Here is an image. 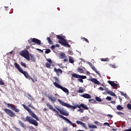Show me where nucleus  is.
Wrapping results in <instances>:
<instances>
[{
  "mask_svg": "<svg viewBox=\"0 0 131 131\" xmlns=\"http://www.w3.org/2000/svg\"><path fill=\"white\" fill-rule=\"evenodd\" d=\"M46 105L47 107H49L50 110H52V111H54V112H55V113H56V114H57L59 116V117H60V118H62L64 120H66V121H67L68 123L70 124V125H72L73 127H74V124L72 123L71 121H70L69 119H68L66 117H64L63 116H62L61 115H60L59 114V112L56 110V109L54 108V107H53V106H52V105L49 104V103H47Z\"/></svg>",
  "mask_w": 131,
  "mask_h": 131,
  "instance_id": "nucleus-1",
  "label": "nucleus"
},
{
  "mask_svg": "<svg viewBox=\"0 0 131 131\" xmlns=\"http://www.w3.org/2000/svg\"><path fill=\"white\" fill-rule=\"evenodd\" d=\"M21 119L22 121H25V122L28 121V122L31 124H33V125H35V126H38V123L36 121V120L31 118V117L30 116H27L26 118L24 117H21Z\"/></svg>",
  "mask_w": 131,
  "mask_h": 131,
  "instance_id": "nucleus-2",
  "label": "nucleus"
},
{
  "mask_svg": "<svg viewBox=\"0 0 131 131\" xmlns=\"http://www.w3.org/2000/svg\"><path fill=\"white\" fill-rule=\"evenodd\" d=\"M14 66L15 68H17V70H18V71L20 72V73H22V74H24L26 78H28V79H29V78H31V76L28 75V73H27V72L26 71H23L22 68L20 67V66L19 65V64H18L17 62L14 63Z\"/></svg>",
  "mask_w": 131,
  "mask_h": 131,
  "instance_id": "nucleus-3",
  "label": "nucleus"
},
{
  "mask_svg": "<svg viewBox=\"0 0 131 131\" xmlns=\"http://www.w3.org/2000/svg\"><path fill=\"white\" fill-rule=\"evenodd\" d=\"M58 102L60 104V105H62V106H64V107H67V108H71L73 109V111H74L76 108H77V105L76 104L75 106L71 105L68 103H67L66 102H64L63 101H62L60 99H58Z\"/></svg>",
  "mask_w": 131,
  "mask_h": 131,
  "instance_id": "nucleus-4",
  "label": "nucleus"
},
{
  "mask_svg": "<svg viewBox=\"0 0 131 131\" xmlns=\"http://www.w3.org/2000/svg\"><path fill=\"white\" fill-rule=\"evenodd\" d=\"M72 77H75V78H78L77 81H79V82H81V83H83V79H86V76L80 75L76 73L72 74Z\"/></svg>",
  "mask_w": 131,
  "mask_h": 131,
  "instance_id": "nucleus-5",
  "label": "nucleus"
},
{
  "mask_svg": "<svg viewBox=\"0 0 131 131\" xmlns=\"http://www.w3.org/2000/svg\"><path fill=\"white\" fill-rule=\"evenodd\" d=\"M56 37L60 40L58 41V42L61 43V46H63L64 47L66 46V45H67L68 42L66 39H65V38H64V37H63V36L57 35H56Z\"/></svg>",
  "mask_w": 131,
  "mask_h": 131,
  "instance_id": "nucleus-6",
  "label": "nucleus"
},
{
  "mask_svg": "<svg viewBox=\"0 0 131 131\" xmlns=\"http://www.w3.org/2000/svg\"><path fill=\"white\" fill-rule=\"evenodd\" d=\"M28 42L31 45H38V46H40V45H41V41L35 38H33L32 39L28 40Z\"/></svg>",
  "mask_w": 131,
  "mask_h": 131,
  "instance_id": "nucleus-7",
  "label": "nucleus"
},
{
  "mask_svg": "<svg viewBox=\"0 0 131 131\" xmlns=\"http://www.w3.org/2000/svg\"><path fill=\"white\" fill-rule=\"evenodd\" d=\"M53 84L54 86H55V88H57V89H60V90H62V91L66 93L67 95L69 94V90H68L67 88L62 86L61 85L59 84V83L56 82H53Z\"/></svg>",
  "mask_w": 131,
  "mask_h": 131,
  "instance_id": "nucleus-8",
  "label": "nucleus"
},
{
  "mask_svg": "<svg viewBox=\"0 0 131 131\" xmlns=\"http://www.w3.org/2000/svg\"><path fill=\"white\" fill-rule=\"evenodd\" d=\"M20 56L25 58L28 61H30V57L29 56V52L27 50H23L20 52Z\"/></svg>",
  "mask_w": 131,
  "mask_h": 131,
  "instance_id": "nucleus-9",
  "label": "nucleus"
},
{
  "mask_svg": "<svg viewBox=\"0 0 131 131\" xmlns=\"http://www.w3.org/2000/svg\"><path fill=\"white\" fill-rule=\"evenodd\" d=\"M5 105H7L8 108H10L11 110H13L15 112H20V110L19 108H16V107H15V105L11 103H8L7 102H5Z\"/></svg>",
  "mask_w": 131,
  "mask_h": 131,
  "instance_id": "nucleus-10",
  "label": "nucleus"
},
{
  "mask_svg": "<svg viewBox=\"0 0 131 131\" xmlns=\"http://www.w3.org/2000/svg\"><path fill=\"white\" fill-rule=\"evenodd\" d=\"M5 112L9 115L10 117H16V114L14 113V112L11 110H9L8 108L4 109Z\"/></svg>",
  "mask_w": 131,
  "mask_h": 131,
  "instance_id": "nucleus-11",
  "label": "nucleus"
},
{
  "mask_svg": "<svg viewBox=\"0 0 131 131\" xmlns=\"http://www.w3.org/2000/svg\"><path fill=\"white\" fill-rule=\"evenodd\" d=\"M57 110L59 111L60 114L62 115H64V116H68L69 115V113L68 112H66L64 110H62L59 108H57Z\"/></svg>",
  "mask_w": 131,
  "mask_h": 131,
  "instance_id": "nucleus-12",
  "label": "nucleus"
},
{
  "mask_svg": "<svg viewBox=\"0 0 131 131\" xmlns=\"http://www.w3.org/2000/svg\"><path fill=\"white\" fill-rule=\"evenodd\" d=\"M60 59H64L63 61L64 62H67L68 61V58H67V56H66V54L65 53L62 52L60 55H59Z\"/></svg>",
  "mask_w": 131,
  "mask_h": 131,
  "instance_id": "nucleus-13",
  "label": "nucleus"
},
{
  "mask_svg": "<svg viewBox=\"0 0 131 131\" xmlns=\"http://www.w3.org/2000/svg\"><path fill=\"white\" fill-rule=\"evenodd\" d=\"M77 107L79 109H80V108H83V109H84L85 110H89V107H88V105L84 104V103H81L80 105L78 104Z\"/></svg>",
  "mask_w": 131,
  "mask_h": 131,
  "instance_id": "nucleus-14",
  "label": "nucleus"
},
{
  "mask_svg": "<svg viewBox=\"0 0 131 131\" xmlns=\"http://www.w3.org/2000/svg\"><path fill=\"white\" fill-rule=\"evenodd\" d=\"M89 80H90V81H92V82H93L94 83H95V84H97L98 85H100L101 84L100 81H99L96 78L89 79Z\"/></svg>",
  "mask_w": 131,
  "mask_h": 131,
  "instance_id": "nucleus-15",
  "label": "nucleus"
},
{
  "mask_svg": "<svg viewBox=\"0 0 131 131\" xmlns=\"http://www.w3.org/2000/svg\"><path fill=\"white\" fill-rule=\"evenodd\" d=\"M29 113H30V114L31 115V116H32V117H33V118L36 119V120H37V121H39V119H38V117H37L36 115H35V114H34V113H33V112L31 111V112H29Z\"/></svg>",
  "mask_w": 131,
  "mask_h": 131,
  "instance_id": "nucleus-16",
  "label": "nucleus"
},
{
  "mask_svg": "<svg viewBox=\"0 0 131 131\" xmlns=\"http://www.w3.org/2000/svg\"><path fill=\"white\" fill-rule=\"evenodd\" d=\"M54 72H56L57 73L58 76H59V73H60V74H62V70H61V69H57V68H55L54 69Z\"/></svg>",
  "mask_w": 131,
  "mask_h": 131,
  "instance_id": "nucleus-17",
  "label": "nucleus"
},
{
  "mask_svg": "<svg viewBox=\"0 0 131 131\" xmlns=\"http://www.w3.org/2000/svg\"><path fill=\"white\" fill-rule=\"evenodd\" d=\"M49 100H51V102H56L57 101V97H53L52 95L51 96H48L47 97Z\"/></svg>",
  "mask_w": 131,
  "mask_h": 131,
  "instance_id": "nucleus-18",
  "label": "nucleus"
},
{
  "mask_svg": "<svg viewBox=\"0 0 131 131\" xmlns=\"http://www.w3.org/2000/svg\"><path fill=\"white\" fill-rule=\"evenodd\" d=\"M108 83H109V84H111L112 86H118V84H116L114 81L108 80Z\"/></svg>",
  "mask_w": 131,
  "mask_h": 131,
  "instance_id": "nucleus-19",
  "label": "nucleus"
},
{
  "mask_svg": "<svg viewBox=\"0 0 131 131\" xmlns=\"http://www.w3.org/2000/svg\"><path fill=\"white\" fill-rule=\"evenodd\" d=\"M81 97H83V98H85V99H91L92 96L89 94H84L82 95H80Z\"/></svg>",
  "mask_w": 131,
  "mask_h": 131,
  "instance_id": "nucleus-20",
  "label": "nucleus"
},
{
  "mask_svg": "<svg viewBox=\"0 0 131 131\" xmlns=\"http://www.w3.org/2000/svg\"><path fill=\"white\" fill-rule=\"evenodd\" d=\"M76 123L77 124H80V125H82V126H83V127H86V125H85V123L80 121H76Z\"/></svg>",
  "mask_w": 131,
  "mask_h": 131,
  "instance_id": "nucleus-21",
  "label": "nucleus"
},
{
  "mask_svg": "<svg viewBox=\"0 0 131 131\" xmlns=\"http://www.w3.org/2000/svg\"><path fill=\"white\" fill-rule=\"evenodd\" d=\"M18 123H19V125L20 126H21V127H23L24 128L26 127V124H24V123H23L20 120L18 121Z\"/></svg>",
  "mask_w": 131,
  "mask_h": 131,
  "instance_id": "nucleus-22",
  "label": "nucleus"
},
{
  "mask_svg": "<svg viewBox=\"0 0 131 131\" xmlns=\"http://www.w3.org/2000/svg\"><path fill=\"white\" fill-rule=\"evenodd\" d=\"M22 106L24 107V109H26L29 113L31 112V110L28 107V106H26L25 104H22Z\"/></svg>",
  "mask_w": 131,
  "mask_h": 131,
  "instance_id": "nucleus-23",
  "label": "nucleus"
},
{
  "mask_svg": "<svg viewBox=\"0 0 131 131\" xmlns=\"http://www.w3.org/2000/svg\"><path fill=\"white\" fill-rule=\"evenodd\" d=\"M91 68L94 70V71H95V72H96V73H97V74H98L99 76H101V74H100L98 70H97V69L96 67H95V66H93Z\"/></svg>",
  "mask_w": 131,
  "mask_h": 131,
  "instance_id": "nucleus-24",
  "label": "nucleus"
},
{
  "mask_svg": "<svg viewBox=\"0 0 131 131\" xmlns=\"http://www.w3.org/2000/svg\"><path fill=\"white\" fill-rule=\"evenodd\" d=\"M88 126H89V128H91V129L98 128V127H97V126H96L93 124H89Z\"/></svg>",
  "mask_w": 131,
  "mask_h": 131,
  "instance_id": "nucleus-25",
  "label": "nucleus"
},
{
  "mask_svg": "<svg viewBox=\"0 0 131 131\" xmlns=\"http://www.w3.org/2000/svg\"><path fill=\"white\" fill-rule=\"evenodd\" d=\"M107 94H109L111 96H112L113 97H116V95H115V93H114L113 91H108L106 92Z\"/></svg>",
  "mask_w": 131,
  "mask_h": 131,
  "instance_id": "nucleus-26",
  "label": "nucleus"
},
{
  "mask_svg": "<svg viewBox=\"0 0 131 131\" xmlns=\"http://www.w3.org/2000/svg\"><path fill=\"white\" fill-rule=\"evenodd\" d=\"M69 62L72 64H73V63H74V59L72 56H69Z\"/></svg>",
  "mask_w": 131,
  "mask_h": 131,
  "instance_id": "nucleus-27",
  "label": "nucleus"
},
{
  "mask_svg": "<svg viewBox=\"0 0 131 131\" xmlns=\"http://www.w3.org/2000/svg\"><path fill=\"white\" fill-rule=\"evenodd\" d=\"M54 79H55L54 82H56V83H59L60 82V80L59 79V78L57 77H54Z\"/></svg>",
  "mask_w": 131,
  "mask_h": 131,
  "instance_id": "nucleus-28",
  "label": "nucleus"
},
{
  "mask_svg": "<svg viewBox=\"0 0 131 131\" xmlns=\"http://www.w3.org/2000/svg\"><path fill=\"white\" fill-rule=\"evenodd\" d=\"M47 40H48L49 43H50V45H53L54 43L53 42V41H52V40H51V38L50 37H48L47 38Z\"/></svg>",
  "mask_w": 131,
  "mask_h": 131,
  "instance_id": "nucleus-29",
  "label": "nucleus"
},
{
  "mask_svg": "<svg viewBox=\"0 0 131 131\" xmlns=\"http://www.w3.org/2000/svg\"><path fill=\"white\" fill-rule=\"evenodd\" d=\"M30 56L31 57V61H35V58L34 57V55H33L32 54H30Z\"/></svg>",
  "mask_w": 131,
  "mask_h": 131,
  "instance_id": "nucleus-30",
  "label": "nucleus"
},
{
  "mask_svg": "<svg viewBox=\"0 0 131 131\" xmlns=\"http://www.w3.org/2000/svg\"><path fill=\"white\" fill-rule=\"evenodd\" d=\"M77 71H78V72H79L80 73H83V70L80 68H77Z\"/></svg>",
  "mask_w": 131,
  "mask_h": 131,
  "instance_id": "nucleus-31",
  "label": "nucleus"
},
{
  "mask_svg": "<svg viewBox=\"0 0 131 131\" xmlns=\"http://www.w3.org/2000/svg\"><path fill=\"white\" fill-rule=\"evenodd\" d=\"M120 94L121 95V96H124V97L126 99V98H127V95L126 94V93H124V92H121Z\"/></svg>",
  "mask_w": 131,
  "mask_h": 131,
  "instance_id": "nucleus-32",
  "label": "nucleus"
},
{
  "mask_svg": "<svg viewBox=\"0 0 131 131\" xmlns=\"http://www.w3.org/2000/svg\"><path fill=\"white\" fill-rule=\"evenodd\" d=\"M117 110H122L123 109V107L121 106L120 105H118L117 106Z\"/></svg>",
  "mask_w": 131,
  "mask_h": 131,
  "instance_id": "nucleus-33",
  "label": "nucleus"
},
{
  "mask_svg": "<svg viewBox=\"0 0 131 131\" xmlns=\"http://www.w3.org/2000/svg\"><path fill=\"white\" fill-rule=\"evenodd\" d=\"M109 66H110V67H112V68H117L118 67L117 66H116V64H112L110 63Z\"/></svg>",
  "mask_w": 131,
  "mask_h": 131,
  "instance_id": "nucleus-34",
  "label": "nucleus"
},
{
  "mask_svg": "<svg viewBox=\"0 0 131 131\" xmlns=\"http://www.w3.org/2000/svg\"><path fill=\"white\" fill-rule=\"evenodd\" d=\"M81 39H82V40H83L84 41L88 42V43H90V41H89L87 38H85L84 37H81Z\"/></svg>",
  "mask_w": 131,
  "mask_h": 131,
  "instance_id": "nucleus-35",
  "label": "nucleus"
},
{
  "mask_svg": "<svg viewBox=\"0 0 131 131\" xmlns=\"http://www.w3.org/2000/svg\"><path fill=\"white\" fill-rule=\"evenodd\" d=\"M27 98L29 99V100H30L31 101H32L33 100V97L30 94H28Z\"/></svg>",
  "mask_w": 131,
  "mask_h": 131,
  "instance_id": "nucleus-36",
  "label": "nucleus"
},
{
  "mask_svg": "<svg viewBox=\"0 0 131 131\" xmlns=\"http://www.w3.org/2000/svg\"><path fill=\"white\" fill-rule=\"evenodd\" d=\"M101 61H104V62H107L109 61V58H101Z\"/></svg>",
  "mask_w": 131,
  "mask_h": 131,
  "instance_id": "nucleus-37",
  "label": "nucleus"
},
{
  "mask_svg": "<svg viewBox=\"0 0 131 131\" xmlns=\"http://www.w3.org/2000/svg\"><path fill=\"white\" fill-rule=\"evenodd\" d=\"M95 100H96L97 102H102V99L100 98L99 97H96Z\"/></svg>",
  "mask_w": 131,
  "mask_h": 131,
  "instance_id": "nucleus-38",
  "label": "nucleus"
},
{
  "mask_svg": "<svg viewBox=\"0 0 131 131\" xmlns=\"http://www.w3.org/2000/svg\"><path fill=\"white\" fill-rule=\"evenodd\" d=\"M45 65L47 68H51V64L49 63L48 62H46Z\"/></svg>",
  "mask_w": 131,
  "mask_h": 131,
  "instance_id": "nucleus-39",
  "label": "nucleus"
},
{
  "mask_svg": "<svg viewBox=\"0 0 131 131\" xmlns=\"http://www.w3.org/2000/svg\"><path fill=\"white\" fill-rule=\"evenodd\" d=\"M21 66H23V67H24L25 68H27V66H26V63H24L23 62H21L20 63Z\"/></svg>",
  "mask_w": 131,
  "mask_h": 131,
  "instance_id": "nucleus-40",
  "label": "nucleus"
},
{
  "mask_svg": "<svg viewBox=\"0 0 131 131\" xmlns=\"http://www.w3.org/2000/svg\"><path fill=\"white\" fill-rule=\"evenodd\" d=\"M77 93L79 94H82V93H83V89H79L77 91Z\"/></svg>",
  "mask_w": 131,
  "mask_h": 131,
  "instance_id": "nucleus-41",
  "label": "nucleus"
},
{
  "mask_svg": "<svg viewBox=\"0 0 131 131\" xmlns=\"http://www.w3.org/2000/svg\"><path fill=\"white\" fill-rule=\"evenodd\" d=\"M46 60L48 62H49V63H50V64H52V63H53V61H52V59L50 58L49 59L47 58Z\"/></svg>",
  "mask_w": 131,
  "mask_h": 131,
  "instance_id": "nucleus-42",
  "label": "nucleus"
},
{
  "mask_svg": "<svg viewBox=\"0 0 131 131\" xmlns=\"http://www.w3.org/2000/svg\"><path fill=\"white\" fill-rule=\"evenodd\" d=\"M51 53V50L50 49H47L45 51V54H50Z\"/></svg>",
  "mask_w": 131,
  "mask_h": 131,
  "instance_id": "nucleus-43",
  "label": "nucleus"
},
{
  "mask_svg": "<svg viewBox=\"0 0 131 131\" xmlns=\"http://www.w3.org/2000/svg\"><path fill=\"white\" fill-rule=\"evenodd\" d=\"M0 84L1 85H4L5 84V82L3 81V80L2 79H0Z\"/></svg>",
  "mask_w": 131,
  "mask_h": 131,
  "instance_id": "nucleus-44",
  "label": "nucleus"
},
{
  "mask_svg": "<svg viewBox=\"0 0 131 131\" xmlns=\"http://www.w3.org/2000/svg\"><path fill=\"white\" fill-rule=\"evenodd\" d=\"M127 108L129 109V110H131V104L130 103L127 104Z\"/></svg>",
  "mask_w": 131,
  "mask_h": 131,
  "instance_id": "nucleus-45",
  "label": "nucleus"
},
{
  "mask_svg": "<svg viewBox=\"0 0 131 131\" xmlns=\"http://www.w3.org/2000/svg\"><path fill=\"white\" fill-rule=\"evenodd\" d=\"M116 113L117 114H118V115H123V114H124L123 113L121 112H118Z\"/></svg>",
  "mask_w": 131,
  "mask_h": 131,
  "instance_id": "nucleus-46",
  "label": "nucleus"
},
{
  "mask_svg": "<svg viewBox=\"0 0 131 131\" xmlns=\"http://www.w3.org/2000/svg\"><path fill=\"white\" fill-rule=\"evenodd\" d=\"M68 54H69V55H73V51L71 50H69Z\"/></svg>",
  "mask_w": 131,
  "mask_h": 131,
  "instance_id": "nucleus-47",
  "label": "nucleus"
},
{
  "mask_svg": "<svg viewBox=\"0 0 131 131\" xmlns=\"http://www.w3.org/2000/svg\"><path fill=\"white\" fill-rule=\"evenodd\" d=\"M106 100H107L108 101H111L112 98H111V97H110V96H107V97L106 98Z\"/></svg>",
  "mask_w": 131,
  "mask_h": 131,
  "instance_id": "nucleus-48",
  "label": "nucleus"
},
{
  "mask_svg": "<svg viewBox=\"0 0 131 131\" xmlns=\"http://www.w3.org/2000/svg\"><path fill=\"white\" fill-rule=\"evenodd\" d=\"M78 112H81V113H83L84 110L83 109L80 108L79 110H78Z\"/></svg>",
  "mask_w": 131,
  "mask_h": 131,
  "instance_id": "nucleus-49",
  "label": "nucleus"
},
{
  "mask_svg": "<svg viewBox=\"0 0 131 131\" xmlns=\"http://www.w3.org/2000/svg\"><path fill=\"white\" fill-rule=\"evenodd\" d=\"M103 125H107V126H110V124L108 122L104 123Z\"/></svg>",
  "mask_w": 131,
  "mask_h": 131,
  "instance_id": "nucleus-50",
  "label": "nucleus"
},
{
  "mask_svg": "<svg viewBox=\"0 0 131 131\" xmlns=\"http://www.w3.org/2000/svg\"><path fill=\"white\" fill-rule=\"evenodd\" d=\"M55 48H56V46L52 45L51 47V50H55Z\"/></svg>",
  "mask_w": 131,
  "mask_h": 131,
  "instance_id": "nucleus-51",
  "label": "nucleus"
},
{
  "mask_svg": "<svg viewBox=\"0 0 131 131\" xmlns=\"http://www.w3.org/2000/svg\"><path fill=\"white\" fill-rule=\"evenodd\" d=\"M64 47H67V48H70V47H71V46H70V45H69L68 42V43H67V45Z\"/></svg>",
  "mask_w": 131,
  "mask_h": 131,
  "instance_id": "nucleus-52",
  "label": "nucleus"
},
{
  "mask_svg": "<svg viewBox=\"0 0 131 131\" xmlns=\"http://www.w3.org/2000/svg\"><path fill=\"white\" fill-rule=\"evenodd\" d=\"M88 64L91 68H92L94 66H93V63H92V62H88Z\"/></svg>",
  "mask_w": 131,
  "mask_h": 131,
  "instance_id": "nucleus-53",
  "label": "nucleus"
},
{
  "mask_svg": "<svg viewBox=\"0 0 131 131\" xmlns=\"http://www.w3.org/2000/svg\"><path fill=\"white\" fill-rule=\"evenodd\" d=\"M29 107H30L31 108L34 109V107H33V106H32V104H29Z\"/></svg>",
  "mask_w": 131,
  "mask_h": 131,
  "instance_id": "nucleus-54",
  "label": "nucleus"
},
{
  "mask_svg": "<svg viewBox=\"0 0 131 131\" xmlns=\"http://www.w3.org/2000/svg\"><path fill=\"white\" fill-rule=\"evenodd\" d=\"M98 90H100V91H104V88H103V87H100L98 88Z\"/></svg>",
  "mask_w": 131,
  "mask_h": 131,
  "instance_id": "nucleus-55",
  "label": "nucleus"
},
{
  "mask_svg": "<svg viewBox=\"0 0 131 131\" xmlns=\"http://www.w3.org/2000/svg\"><path fill=\"white\" fill-rule=\"evenodd\" d=\"M30 128V129H34V127L31 126L29 127Z\"/></svg>",
  "mask_w": 131,
  "mask_h": 131,
  "instance_id": "nucleus-56",
  "label": "nucleus"
},
{
  "mask_svg": "<svg viewBox=\"0 0 131 131\" xmlns=\"http://www.w3.org/2000/svg\"><path fill=\"white\" fill-rule=\"evenodd\" d=\"M29 79H31V80L33 81V82H35L34 80L33 79V78H32V77H31V78H29Z\"/></svg>",
  "mask_w": 131,
  "mask_h": 131,
  "instance_id": "nucleus-57",
  "label": "nucleus"
},
{
  "mask_svg": "<svg viewBox=\"0 0 131 131\" xmlns=\"http://www.w3.org/2000/svg\"><path fill=\"white\" fill-rule=\"evenodd\" d=\"M111 103H112V104H115L116 103V102L115 101H112Z\"/></svg>",
  "mask_w": 131,
  "mask_h": 131,
  "instance_id": "nucleus-58",
  "label": "nucleus"
},
{
  "mask_svg": "<svg viewBox=\"0 0 131 131\" xmlns=\"http://www.w3.org/2000/svg\"><path fill=\"white\" fill-rule=\"evenodd\" d=\"M55 46V48H59V47H60V45L58 44H56Z\"/></svg>",
  "mask_w": 131,
  "mask_h": 131,
  "instance_id": "nucleus-59",
  "label": "nucleus"
},
{
  "mask_svg": "<svg viewBox=\"0 0 131 131\" xmlns=\"http://www.w3.org/2000/svg\"><path fill=\"white\" fill-rule=\"evenodd\" d=\"M37 51H40V52H41L42 53V52H43V50L39 49H37Z\"/></svg>",
  "mask_w": 131,
  "mask_h": 131,
  "instance_id": "nucleus-60",
  "label": "nucleus"
},
{
  "mask_svg": "<svg viewBox=\"0 0 131 131\" xmlns=\"http://www.w3.org/2000/svg\"><path fill=\"white\" fill-rule=\"evenodd\" d=\"M123 131H131V129H125Z\"/></svg>",
  "mask_w": 131,
  "mask_h": 131,
  "instance_id": "nucleus-61",
  "label": "nucleus"
},
{
  "mask_svg": "<svg viewBox=\"0 0 131 131\" xmlns=\"http://www.w3.org/2000/svg\"><path fill=\"white\" fill-rule=\"evenodd\" d=\"M94 123H95V124H97V123H99V122H98L97 121H95L94 122Z\"/></svg>",
  "mask_w": 131,
  "mask_h": 131,
  "instance_id": "nucleus-62",
  "label": "nucleus"
},
{
  "mask_svg": "<svg viewBox=\"0 0 131 131\" xmlns=\"http://www.w3.org/2000/svg\"><path fill=\"white\" fill-rule=\"evenodd\" d=\"M118 98H119V99L120 102H121V101H122V99H121V98H120V96H119Z\"/></svg>",
  "mask_w": 131,
  "mask_h": 131,
  "instance_id": "nucleus-63",
  "label": "nucleus"
},
{
  "mask_svg": "<svg viewBox=\"0 0 131 131\" xmlns=\"http://www.w3.org/2000/svg\"><path fill=\"white\" fill-rule=\"evenodd\" d=\"M114 58H116V56H112L111 59H114Z\"/></svg>",
  "mask_w": 131,
  "mask_h": 131,
  "instance_id": "nucleus-64",
  "label": "nucleus"
}]
</instances>
